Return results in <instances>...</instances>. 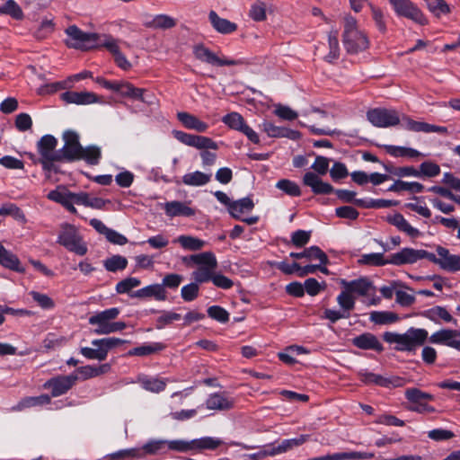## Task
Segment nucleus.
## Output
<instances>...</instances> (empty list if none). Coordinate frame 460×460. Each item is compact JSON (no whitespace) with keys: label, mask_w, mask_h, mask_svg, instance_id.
Returning <instances> with one entry per match:
<instances>
[{"label":"nucleus","mask_w":460,"mask_h":460,"mask_svg":"<svg viewBox=\"0 0 460 460\" xmlns=\"http://www.w3.org/2000/svg\"><path fill=\"white\" fill-rule=\"evenodd\" d=\"M367 120L376 128H389L396 126L401 122L403 129L412 132L438 133L439 135H447L448 129L444 126H437L424 121H417L407 115L400 117L398 111L394 109L373 108L367 111Z\"/></svg>","instance_id":"nucleus-1"},{"label":"nucleus","mask_w":460,"mask_h":460,"mask_svg":"<svg viewBox=\"0 0 460 460\" xmlns=\"http://www.w3.org/2000/svg\"><path fill=\"white\" fill-rule=\"evenodd\" d=\"M182 262L190 266L197 265L198 269L191 274L192 279L197 283H207L211 281L217 288L222 289H230L234 282L228 277L216 272L217 268V260L212 252H203L182 258Z\"/></svg>","instance_id":"nucleus-2"},{"label":"nucleus","mask_w":460,"mask_h":460,"mask_svg":"<svg viewBox=\"0 0 460 460\" xmlns=\"http://www.w3.org/2000/svg\"><path fill=\"white\" fill-rule=\"evenodd\" d=\"M342 43L349 54H358L369 47L367 35L359 29L357 19L349 14L344 17Z\"/></svg>","instance_id":"nucleus-3"},{"label":"nucleus","mask_w":460,"mask_h":460,"mask_svg":"<svg viewBox=\"0 0 460 460\" xmlns=\"http://www.w3.org/2000/svg\"><path fill=\"white\" fill-rule=\"evenodd\" d=\"M56 243L77 256H84L88 252L87 242L79 228L73 224H61Z\"/></svg>","instance_id":"nucleus-4"},{"label":"nucleus","mask_w":460,"mask_h":460,"mask_svg":"<svg viewBox=\"0 0 460 460\" xmlns=\"http://www.w3.org/2000/svg\"><path fill=\"white\" fill-rule=\"evenodd\" d=\"M427 330L420 328H410L402 334L386 332L383 338L390 344H395V349L399 351H411L422 345L428 339Z\"/></svg>","instance_id":"nucleus-5"},{"label":"nucleus","mask_w":460,"mask_h":460,"mask_svg":"<svg viewBox=\"0 0 460 460\" xmlns=\"http://www.w3.org/2000/svg\"><path fill=\"white\" fill-rule=\"evenodd\" d=\"M120 311L118 307H111L103 311L96 312L88 319L92 326H95L93 332L97 335H107L121 332L127 327L124 322H114Z\"/></svg>","instance_id":"nucleus-6"},{"label":"nucleus","mask_w":460,"mask_h":460,"mask_svg":"<svg viewBox=\"0 0 460 460\" xmlns=\"http://www.w3.org/2000/svg\"><path fill=\"white\" fill-rule=\"evenodd\" d=\"M67 39L66 45L70 49L87 51L102 47L101 40L103 35L95 32H85L76 25L68 26L66 31Z\"/></svg>","instance_id":"nucleus-7"},{"label":"nucleus","mask_w":460,"mask_h":460,"mask_svg":"<svg viewBox=\"0 0 460 460\" xmlns=\"http://www.w3.org/2000/svg\"><path fill=\"white\" fill-rule=\"evenodd\" d=\"M89 194L84 191L72 192L65 186L59 185L55 190H50L47 198L56 203L63 206L71 214H77L75 205L86 207Z\"/></svg>","instance_id":"nucleus-8"},{"label":"nucleus","mask_w":460,"mask_h":460,"mask_svg":"<svg viewBox=\"0 0 460 460\" xmlns=\"http://www.w3.org/2000/svg\"><path fill=\"white\" fill-rule=\"evenodd\" d=\"M166 439H151L140 448L119 450L111 455V458H146L147 456L164 455L167 451Z\"/></svg>","instance_id":"nucleus-9"},{"label":"nucleus","mask_w":460,"mask_h":460,"mask_svg":"<svg viewBox=\"0 0 460 460\" xmlns=\"http://www.w3.org/2000/svg\"><path fill=\"white\" fill-rule=\"evenodd\" d=\"M125 342L126 341L115 337L96 339L92 341V345L95 348L82 347L80 353L88 359L102 361L106 359L111 349Z\"/></svg>","instance_id":"nucleus-10"},{"label":"nucleus","mask_w":460,"mask_h":460,"mask_svg":"<svg viewBox=\"0 0 460 460\" xmlns=\"http://www.w3.org/2000/svg\"><path fill=\"white\" fill-rule=\"evenodd\" d=\"M397 16L410 19L420 25H426L428 20L420 9L411 0H388Z\"/></svg>","instance_id":"nucleus-11"},{"label":"nucleus","mask_w":460,"mask_h":460,"mask_svg":"<svg viewBox=\"0 0 460 460\" xmlns=\"http://www.w3.org/2000/svg\"><path fill=\"white\" fill-rule=\"evenodd\" d=\"M64 146L58 149L60 161H77L82 154L83 146L79 142V135L73 130H66L63 134Z\"/></svg>","instance_id":"nucleus-12"},{"label":"nucleus","mask_w":460,"mask_h":460,"mask_svg":"<svg viewBox=\"0 0 460 460\" xmlns=\"http://www.w3.org/2000/svg\"><path fill=\"white\" fill-rule=\"evenodd\" d=\"M360 380L366 385H376L385 388L402 387L406 385V379L398 376H384L367 369H361L358 372Z\"/></svg>","instance_id":"nucleus-13"},{"label":"nucleus","mask_w":460,"mask_h":460,"mask_svg":"<svg viewBox=\"0 0 460 460\" xmlns=\"http://www.w3.org/2000/svg\"><path fill=\"white\" fill-rule=\"evenodd\" d=\"M193 55L198 60L211 66H224L242 64L241 60L218 57L204 44L195 45L193 47Z\"/></svg>","instance_id":"nucleus-14"},{"label":"nucleus","mask_w":460,"mask_h":460,"mask_svg":"<svg viewBox=\"0 0 460 460\" xmlns=\"http://www.w3.org/2000/svg\"><path fill=\"white\" fill-rule=\"evenodd\" d=\"M78 380V376L75 374H70L68 376H58L47 380L43 384L45 389L51 390V395L58 397L66 394Z\"/></svg>","instance_id":"nucleus-15"},{"label":"nucleus","mask_w":460,"mask_h":460,"mask_svg":"<svg viewBox=\"0 0 460 460\" xmlns=\"http://www.w3.org/2000/svg\"><path fill=\"white\" fill-rule=\"evenodd\" d=\"M433 344L445 345L460 351V332L452 329H441L429 337Z\"/></svg>","instance_id":"nucleus-16"},{"label":"nucleus","mask_w":460,"mask_h":460,"mask_svg":"<svg viewBox=\"0 0 460 460\" xmlns=\"http://www.w3.org/2000/svg\"><path fill=\"white\" fill-rule=\"evenodd\" d=\"M90 226L100 234L105 236L108 242L117 245H125L128 243V238L122 234L109 228L102 220L92 218L89 222Z\"/></svg>","instance_id":"nucleus-17"},{"label":"nucleus","mask_w":460,"mask_h":460,"mask_svg":"<svg viewBox=\"0 0 460 460\" xmlns=\"http://www.w3.org/2000/svg\"><path fill=\"white\" fill-rule=\"evenodd\" d=\"M102 46L104 47L112 56L116 65L122 70H128L131 67L130 62L126 56L119 50L118 40L110 34H103Z\"/></svg>","instance_id":"nucleus-18"},{"label":"nucleus","mask_w":460,"mask_h":460,"mask_svg":"<svg viewBox=\"0 0 460 460\" xmlns=\"http://www.w3.org/2000/svg\"><path fill=\"white\" fill-rule=\"evenodd\" d=\"M303 184L309 187L315 195H328L334 191V188L323 181L314 172H306L303 176Z\"/></svg>","instance_id":"nucleus-19"},{"label":"nucleus","mask_w":460,"mask_h":460,"mask_svg":"<svg viewBox=\"0 0 460 460\" xmlns=\"http://www.w3.org/2000/svg\"><path fill=\"white\" fill-rule=\"evenodd\" d=\"M190 201H168L164 203V209L167 217H192L196 215L197 209L192 208L189 206Z\"/></svg>","instance_id":"nucleus-20"},{"label":"nucleus","mask_w":460,"mask_h":460,"mask_svg":"<svg viewBox=\"0 0 460 460\" xmlns=\"http://www.w3.org/2000/svg\"><path fill=\"white\" fill-rule=\"evenodd\" d=\"M351 343L360 349L375 350L376 352H382L384 350L383 344L378 338L371 332H364L354 337L351 340Z\"/></svg>","instance_id":"nucleus-21"},{"label":"nucleus","mask_w":460,"mask_h":460,"mask_svg":"<svg viewBox=\"0 0 460 460\" xmlns=\"http://www.w3.org/2000/svg\"><path fill=\"white\" fill-rule=\"evenodd\" d=\"M61 99L66 103H73L76 105H88L99 102V98L94 93L87 91H67L61 94Z\"/></svg>","instance_id":"nucleus-22"},{"label":"nucleus","mask_w":460,"mask_h":460,"mask_svg":"<svg viewBox=\"0 0 460 460\" xmlns=\"http://www.w3.org/2000/svg\"><path fill=\"white\" fill-rule=\"evenodd\" d=\"M437 252L441 269L450 272L460 270V255L450 254L449 251L442 246H438Z\"/></svg>","instance_id":"nucleus-23"},{"label":"nucleus","mask_w":460,"mask_h":460,"mask_svg":"<svg viewBox=\"0 0 460 460\" xmlns=\"http://www.w3.org/2000/svg\"><path fill=\"white\" fill-rule=\"evenodd\" d=\"M309 438V435H300L297 438H288L282 440L277 447H271L269 449L262 451L261 456H276L287 452L294 447H298L305 443Z\"/></svg>","instance_id":"nucleus-24"},{"label":"nucleus","mask_w":460,"mask_h":460,"mask_svg":"<svg viewBox=\"0 0 460 460\" xmlns=\"http://www.w3.org/2000/svg\"><path fill=\"white\" fill-rule=\"evenodd\" d=\"M58 140L52 135L43 136L38 143V149L40 156L47 159H58L60 161L58 150H55Z\"/></svg>","instance_id":"nucleus-25"},{"label":"nucleus","mask_w":460,"mask_h":460,"mask_svg":"<svg viewBox=\"0 0 460 460\" xmlns=\"http://www.w3.org/2000/svg\"><path fill=\"white\" fill-rule=\"evenodd\" d=\"M420 261V250L412 248H403L401 251L393 253L388 258L389 264L403 265L412 264Z\"/></svg>","instance_id":"nucleus-26"},{"label":"nucleus","mask_w":460,"mask_h":460,"mask_svg":"<svg viewBox=\"0 0 460 460\" xmlns=\"http://www.w3.org/2000/svg\"><path fill=\"white\" fill-rule=\"evenodd\" d=\"M208 20L213 29L220 34H231L238 28L236 23L220 17L217 12L213 10L208 13Z\"/></svg>","instance_id":"nucleus-27"},{"label":"nucleus","mask_w":460,"mask_h":460,"mask_svg":"<svg viewBox=\"0 0 460 460\" xmlns=\"http://www.w3.org/2000/svg\"><path fill=\"white\" fill-rule=\"evenodd\" d=\"M208 410L226 411L233 408L234 400L222 393H213L206 400Z\"/></svg>","instance_id":"nucleus-28"},{"label":"nucleus","mask_w":460,"mask_h":460,"mask_svg":"<svg viewBox=\"0 0 460 460\" xmlns=\"http://www.w3.org/2000/svg\"><path fill=\"white\" fill-rule=\"evenodd\" d=\"M50 402V396L48 394H40L39 396H27L21 399L17 404L11 407L10 411H22L28 408L49 404Z\"/></svg>","instance_id":"nucleus-29"},{"label":"nucleus","mask_w":460,"mask_h":460,"mask_svg":"<svg viewBox=\"0 0 460 460\" xmlns=\"http://www.w3.org/2000/svg\"><path fill=\"white\" fill-rule=\"evenodd\" d=\"M132 297H154L158 301H164L167 298L166 291L161 284H152L144 287L131 295Z\"/></svg>","instance_id":"nucleus-30"},{"label":"nucleus","mask_w":460,"mask_h":460,"mask_svg":"<svg viewBox=\"0 0 460 460\" xmlns=\"http://www.w3.org/2000/svg\"><path fill=\"white\" fill-rule=\"evenodd\" d=\"M177 119L188 129H193L197 132L203 133L208 128V125L206 122L186 111L178 112Z\"/></svg>","instance_id":"nucleus-31"},{"label":"nucleus","mask_w":460,"mask_h":460,"mask_svg":"<svg viewBox=\"0 0 460 460\" xmlns=\"http://www.w3.org/2000/svg\"><path fill=\"white\" fill-rule=\"evenodd\" d=\"M254 208V202L250 197H244L237 200H233L228 213L234 219H241L242 215L250 212Z\"/></svg>","instance_id":"nucleus-32"},{"label":"nucleus","mask_w":460,"mask_h":460,"mask_svg":"<svg viewBox=\"0 0 460 460\" xmlns=\"http://www.w3.org/2000/svg\"><path fill=\"white\" fill-rule=\"evenodd\" d=\"M344 288L350 293H356L359 296H366L372 288V282L367 278H359L351 281L342 279L341 281Z\"/></svg>","instance_id":"nucleus-33"},{"label":"nucleus","mask_w":460,"mask_h":460,"mask_svg":"<svg viewBox=\"0 0 460 460\" xmlns=\"http://www.w3.org/2000/svg\"><path fill=\"white\" fill-rule=\"evenodd\" d=\"M289 257L294 259L306 258L308 260H318L321 264H328L329 259L318 246L313 245L305 249L301 252H290Z\"/></svg>","instance_id":"nucleus-34"},{"label":"nucleus","mask_w":460,"mask_h":460,"mask_svg":"<svg viewBox=\"0 0 460 460\" xmlns=\"http://www.w3.org/2000/svg\"><path fill=\"white\" fill-rule=\"evenodd\" d=\"M173 243H179L183 250L191 252L200 251L207 244L206 241L187 234L179 235L173 240Z\"/></svg>","instance_id":"nucleus-35"},{"label":"nucleus","mask_w":460,"mask_h":460,"mask_svg":"<svg viewBox=\"0 0 460 460\" xmlns=\"http://www.w3.org/2000/svg\"><path fill=\"white\" fill-rule=\"evenodd\" d=\"M166 348L162 342H147L128 351V356L146 357L164 350Z\"/></svg>","instance_id":"nucleus-36"},{"label":"nucleus","mask_w":460,"mask_h":460,"mask_svg":"<svg viewBox=\"0 0 460 460\" xmlns=\"http://www.w3.org/2000/svg\"><path fill=\"white\" fill-rule=\"evenodd\" d=\"M385 149L387 154L394 157H409L413 159L420 156H425L424 154L412 147L387 145L385 146Z\"/></svg>","instance_id":"nucleus-37"},{"label":"nucleus","mask_w":460,"mask_h":460,"mask_svg":"<svg viewBox=\"0 0 460 460\" xmlns=\"http://www.w3.org/2000/svg\"><path fill=\"white\" fill-rule=\"evenodd\" d=\"M424 316L435 323L440 321L450 323L453 321L451 314L443 306L436 305L424 312Z\"/></svg>","instance_id":"nucleus-38"},{"label":"nucleus","mask_w":460,"mask_h":460,"mask_svg":"<svg viewBox=\"0 0 460 460\" xmlns=\"http://www.w3.org/2000/svg\"><path fill=\"white\" fill-rule=\"evenodd\" d=\"M211 180L210 173H205L200 171L186 173L182 176V182L187 186H204Z\"/></svg>","instance_id":"nucleus-39"},{"label":"nucleus","mask_w":460,"mask_h":460,"mask_svg":"<svg viewBox=\"0 0 460 460\" xmlns=\"http://www.w3.org/2000/svg\"><path fill=\"white\" fill-rule=\"evenodd\" d=\"M387 221L393 226H396L400 231L405 232L410 236H416L419 230L411 226L404 217L400 213H395L389 216Z\"/></svg>","instance_id":"nucleus-40"},{"label":"nucleus","mask_w":460,"mask_h":460,"mask_svg":"<svg viewBox=\"0 0 460 460\" xmlns=\"http://www.w3.org/2000/svg\"><path fill=\"white\" fill-rule=\"evenodd\" d=\"M424 190V186L417 181H403L401 180L395 181L392 185H390L387 189L388 191L391 192H402V191H410L412 193H420Z\"/></svg>","instance_id":"nucleus-41"},{"label":"nucleus","mask_w":460,"mask_h":460,"mask_svg":"<svg viewBox=\"0 0 460 460\" xmlns=\"http://www.w3.org/2000/svg\"><path fill=\"white\" fill-rule=\"evenodd\" d=\"M167 379L152 377V376H143L139 379V383L141 386L151 393L158 394L163 392L166 387Z\"/></svg>","instance_id":"nucleus-42"},{"label":"nucleus","mask_w":460,"mask_h":460,"mask_svg":"<svg viewBox=\"0 0 460 460\" xmlns=\"http://www.w3.org/2000/svg\"><path fill=\"white\" fill-rule=\"evenodd\" d=\"M329 53L324 57L328 63H333L340 58V44L338 31L334 30L328 34Z\"/></svg>","instance_id":"nucleus-43"},{"label":"nucleus","mask_w":460,"mask_h":460,"mask_svg":"<svg viewBox=\"0 0 460 460\" xmlns=\"http://www.w3.org/2000/svg\"><path fill=\"white\" fill-rule=\"evenodd\" d=\"M223 443L221 438L214 437H202L192 439L193 450H215Z\"/></svg>","instance_id":"nucleus-44"},{"label":"nucleus","mask_w":460,"mask_h":460,"mask_svg":"<svg viewBox=\"0 0 460 460\" xmlns=\"http://www.w3.org/2000/svg\"><path fill=\"white\" fill-rule=\"evenodd\" d=\"M337 303L340 306V309L345 314H348V318L350 316V311L355 307V298L351 296V293L345 288V290L341 291L337 298Z\"/></svg>","instance_id":"nucleus-45"},{"label":"nucleus","mask_w":460,"mask_h":460,"mask_svg":"<svg viewBox=\"0 0 460 460\" xmlns=\"http://www.w3.org/2000/svg\"><path fill=\"white\" fill-rule=\"evenodd\" d=\"M102 152L100 147L97 146H88L86 147H83L82 154L78 160H84L88 164L95 165L99 164Z\"/></svg>","instance_id":"nucleus-46"},{"label":"nucleus","mask_w":460,"mask_h":460,"mask_svg":"<svg viewBox=\"0 0 460 460\" xmlns=\"http://www.w3.org/2000/svg\"><path fill=\"white\" fill-rule=\"evenodd\" d=\"M370 321L376 324H389L398 321L399 317L395 313L389 311H373L370 314Z\"/></svg>","instance_id":"nucleus-47"},{"label":"nucleus","mask_w":460,"mask_h":460,"mask_svg":"<svg viewBox=\"0 0 460 460\" xmlns=\"http://www.w3.org/2000/svg\"><path fill=\"white\" fill-rule=\"evenodd\" d=\"M103 266L105 270L110 272L123 270L128 266V260L127 258L119 254L112 255L111 257L107 258L105 261H103Z\"/></svg>","instance_id":"nucleus-48"},{"label":"nucleus","mask_w":460,"mask_h":460,"mask_svg":"<svg viewBox=\"0 0 460 460\" xmlns=\"http://www.w3.org/2000/svg\"><path fill=\"white\" fill-rule=\"evenodd\" d=\"M29 296L43 310H52L55 308V301L47 294L35 290H31Z\"/></svg>","instance_id":"nucleus-49"},{"label":"nucleus","mask_w":460,"mask_h":460,"mask_svg":"<svg viewBox=\"0 0 460 460\" xmlns=\"http://www.w3.org/2000/svg\"><path fill=\"white\" fill-rule=\"evenodd\" d=\"M222 122L231 129L241 132L246 125L243 117L238 112H230L222 118Z\"/></svg>","instance_id":"nucleus-50"},{"label":"nucleus","mask_w":460,"mask_h":460,"mask_svg":"<svg viewBox=\"0 0 460 460\" xmlns=\"http://www.w3.org/2000/svg\"><path fill=\"white\" fill-rule=\"evenodd\" d=\"M405 398L411 403L416 404L424 401H433L434 395L422 392L418 388H408L404 393Z\"/></svg>","instance_id":"nucleus-51"},{"label":"nucleus","mask_w":460,"mask_h":460,"mask_svg":"<svg viewBox=\"0 0 460 460\" xmlns=\"http://www.w3.org/2000/svg\"><path fill=\"white\" fill-rule=\"evenodd\" d=\"M0 13L10 15L15 20H22L23 13L19 4L13 0H7L0 6Z\"/></svg>","instance_id":"nucleus-52"},{"label":"nucleus","mask_w":460,"mask_h":460,"mask_svg":"<svg viewBox=\"0 0 460 460\" xmlns=\"http://www.w3.org/2000/svg\"><path fill=\"white\" fill-rule=\"evenodd\" d=\"M440 166L431 161H425L420 164L418 169L419 178H433L440 173Z\"/></svg>","instance_id":"nucleus-53"},{"label":"nucleus","mask_w":460,"mask_h":460,"mask_svg":"<svg viewBox=\"0 0 460 460\" xmlns=\"http://www.w3.org/2000/svg\"><path fill=\"white\" fill-rule=\"evenodd\" d=\"M375 454L372 452H341L332 454L334 460H360V459H372Z\"/></svg>","instance_id":"nucleus-54"},{"label":"nucleus","mask_w":460,"mask_h":460,"mask_svg":"<svg viewBox=\"0 0 460 460\" xmlns=\"http://www.w3.org/2000/svg\"><path fill=\"white\" fill-rule=\"evenodd\" d=\"M276 188L290 197H299L301 195L299 185L288 179L279 180L276 183Z\"/></svg>","instance_id":"nucleus-55"},{"label":"nucleus","mask_w":460,"mask_h":460,"mask_svg":"<svg viewBox=\"0 0 460 460\" xmlns=\"http://www.w3.org/2000/svg\"><path fill=\"white\" fill-rule=\"evenodd\" d=\"M175 20L167 14H157L149 22V27L154 29L166 30L174 27Z\"/></svg>","instance_id":"nucleus-56"},{"label":"nucleus","mask_w":460,"mask_h":460,"mask_svg":"<svg viewBox=\"0 0 460 460\" xmlns=\"http://www.w3.org/2000/svg\"><path fill=\"white\" fill-rule=\"evenodd\" d=\"M425 2L429 12L437 17L450 13V7L445 0H426Z\"/></svg>","instance_id":"nucleus-57"},{"label":"nucleus","mask_w":460,"mask_h":460,"mask_svg":"<svg viewBox=\"0 0 460 460\" xmlns=\"http://www.w3.org/2000/svg\"><path fill=\"white\" fill-rule=\"evenodd\" d=\"M358 262L364 265H371V266H384L385 264H389L388 259L385 260L383 253L381 252H373L363 254Z\"/></svg>","instance_id":"nucleus-58"},{"label":"nucleus","mask_w":460,"mask_h":460,"mask_svg":"<svg viewBox=\"0 0 460 460\" xmlns=\"http://www.w3.org/2000/svg\"><path fill=\"white\" fill-rule=\"evenodd\" d=\"M141 281L137 278L129 277L122 279L121 281L118 282L116 284V292L118 294H127L131 289L138 287L140 285Z\"/></svg>","instance_id":"nucleus-59"},{"label":"nucleus","mask_w":460,"mask_h":460,"mask_svg":"<svg viewBox=\"0 0 460 460\" xmlns=\"http://www.w3.org/2000/svg\"><path fill=\"white\" fill-rule=\"evenodd\" d=\"M199 284L195 281L181 288V296L185 302H191L198 297L199 292Z\"/></svg>","instance_id":"nucleus-60"},{"label":"nucleus","mask_w":460,"mask_h":460,"mask_svg":"<svg viewBox=\"0 0 460 460\" xmlns=\"http://www.w3.org/2000/svg\"><path fill=\"white\" fill-rule=\"evenodd\" d=\"M208 315L213 320L221 323H226L229 321V313L219 305H211L207 310Z\"/></svg>","instance_id":"nucleus-61"},{"label":"nucleus","mask_w":460,"mask_h":460,"mask_svg":"<svg viewBox=\"0 0 460 460\" xmlns=\"http://www.w3.org/2000/svg\"><path fill=\"white\" fill-rule=\"evenodd\" d=\"M181 315L172 311H163L161 315L156 319V328L163 329L166 325L171 324L174 321H179Z\"/></svg>","instance_id":"nucleus-62"},{"label":"nucleus","mask_w":460,"mask_h":460,"mask_svg":"<svg viewBox=\"0 0 460 460\" xmlns=\"http://www.w3.org/2000/svg\"><path fill=\"white\" fill-rule=\"evenodd\" d=\"M369 6L372 13V18L375 22L377 30L380 32L385 33L386 31V22L383 11L371 4H369Z\"/></svg>","instance_id":"nucleus-63"},{"label":"nucleus","mask_w":460,"mask_h":460,"mask_svg":"<svg viewBox=\"0 0 460 460\" xmlns=\"http://www.w3.org/2000/svg\"><path fill=\"white\" fill-rule=\"evenodd\" d=\"M310 237V231L296 230L291 234V242L296 247L301 248L309 243Z\"/></svg>","instance_id":"nucleus-64"}]
</instances>
